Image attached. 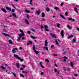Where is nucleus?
Masks as SVG:
<instances>
[{
	"mask_svg": "<svg viewBox=\"0 0 79 79\" xmlns=\"http://www.w3.org/2000/svg\"><path fill=\"white\" fill-rule=\"evenodd\" d=\"M3 64H2V66L1 67V68H2L3 69H6V68L3 67Z\"/></svg>",
	"mask_w": 79,
	"mask_h": 79,
	"instance_id": "4468645a",
	"label": "nucleus"
},
{
	"mask_svg": "<svg viewBox=\"0 0 79 79\" xmlns=\"http://www.w3.org/2000/svg\"><path fill=\"white\" fill-rule=\"evenodd\" d=\"M77 31H79V28H77Z\"/></svg>",
	"mask_w": 79,
	"mask_h": 79,
	"instance_id": "e2e57ef3",
	"label": "nucleus"
},
{
	"mask_svg": "<svg viewBox=\"0 0 79 79\" xmlns=\"http://www.w3.org/2000/svg\"><path fill=\"white\" fill-rule=\"evenodd\" d=\"M45 31H48V30H47V29H45Z\"/></svg>",
	"mask_w": 79,
	"mask_h": 79,
	"instance_id": "69168bd1",
	"label": "nucleus"
},
{
	"mask_svg": "<svg viewBox=\"0 0 79 79\" xmlns=\"http://www.w3.org/2000/svg\"><path fill=\"white\" fill-rule=\"evenodd\" d=\"M25 21L27 24H29V23L28 20L27 19H25Z\"/></svg>",
	"mask_w": 79,
	"mask_h": 79,
	"instance_id": "f8f14e48",
	"label": "nucleus"
},
{
	"mask_svg": "<svg viewBox=\"0 0 79 79\" xmlns=\"http://www.w3.org/2000/svg\"><path fill=\"white\" fill-rule=\"evenodd\" d=\"M44 27L45 29H47V28L48 27V26L47 25H44Z\"/></svg>",
	"mask_w": 79,
	"mask_h": 79,
	"instance_id": "72a5a7b5",
	"label": "nucleus"
},
{
	"mask_svg": "<svg viewBox=\"0 0 79 79\" xmlns=\"http://www.w3.org/2000/svg\"><path fill=\"white\" fill-rule=\"evenodd\" d=\"M73 37V35H70L68 37V39H71V38H72V37Z\"/></svg>",
	"mask_w": 79,
	"mask_h": 79,
	"instance_id": "4be33fe9",
	"label": "nucleus"
},
{
	"mask_svg": "<svg viewBox=\"0 0 79 79\" xmlns=\"http://www.w3.org/2000/svg\"><path fill=\"white\" fill-rule=\"evenodd\" d=\"M50 35H51L52 37H53V38H56V36H55V35H54L53 34H51Z\"/></svg>",
	"mask_w": 79,
	"mask_h": 79,
	"instance_id": "9d476101",
	"label": "nucleus"
},
{
	"mask_svg": "<svg viewBox=\"0 0 79 79\" xmlns=\"http://www.w3.org/2000/svg\"><path fill=\"white\" fill-rule=\"evenodd\" d=\"M76 40L75 39H73V43H74V42H76Z\"/></svg>",
	"mask_w": 79,
	"mask_h": 79,
	"instance_id": "2f4dec72",
	"label": "nucleus"
},
{
	"mask_svg": "<svg viewBox=\"0 0 79 79\" xmlns=\"http://www.w3.org/2000/svg\"><path fill=\"white\" fill-rule=\"evenodd\" d=\"M55 42L57 45H59V43H58V41H57V40H56Z\"/></svg>",
	"mask_w": 79,
	"mask_h": 79,
	"instance_id": "412c9836",
	"label": "nucleus"
},
{
	"mask_svg": "<svg viewBox=\"0 0 79 79\" xmlns=\"http://www.w3.org/2000/svg\"><path fill=\"white\" fill-rule=\"evenodd\" d=\"M27 33H28V34H31V31H27Z\"/></svg>",
	"mask_w": 79,
	"mask_h": 79,
	"instance_id": "58836bf2",
	"label": "nucleus"
},
{
	"mask_svg": "<svg viewBox=\"0 0 79 79\" xmlns=\"http://www.w3.org/2000/svg\"><path fill=\"white\" fill-rule=\"evenodd\" d=\"M1 10H2V11L4 12V13H7V11H6L5 10V9L4 8H2Z\"/></svg>",
	"mask_w": 79,
	"mask_h": 79,
	"instance_id": "0eeeda50",
	"label": "nucleus"
},
{
	"mask_svg": "<svg viewBox=\"0 0 79 79\" xmlns=\"http://www.w3.org/2000/svg\"><path fill=\"white\" fill-rule=\"evenodd\" d=\"M12 16H14L15 18H17V17L16 16V15L15 13H12Z\"/></svg>",
	"mask_w": 79,
	"mask_h": 79,
	"instance_id": "dca6fc26",
	"label": "nucleus"
},
{
	"mask_svg": "<svg viewBox=\"0 0 79 79\" xmlns=\"http://www.w3.org/2000/svg\"><path fill=\"white\" fill-rule=\"evenodd\" d=\"M74 10H75V11L77 13H78V11H77V8L76 7H75L74 8Z\"/></svg>",
	"mask_w": 79,
	"mask_h": 79,
	"instance_id": "6ab92c4d",
	"label": "nucleus"
},
{
	"mask_svg": "<svg viewBox=\"0 0 79 79\" xmlns=\"http://www.w3.org/2000/svg\"><path fill=\"white\" fill-rule=\"evenodd\" d=\"M54 47V45H52L51 47V48H52V47Z\"/></svg>",
	"mask_w": 79,
	"mask_h": 79,
	"instance_id": "052dcab7",
	"label": "nucleus"
},
{
	"mask_svg": "<svg viewBox=\"0 0 79 79\" xmlns=\"http://www.w3.org/2000/svg\"><path fill=\"white\" fill-rule=\"evenodd\" d=\"M22 40H24V39H25V38H24V37H22Z\"/></svg>",
	"mask_w": 79,
	"mask_h": 79,
	"instance_id": "6e6d98bb",
	"label": "nucleus"
},
{
	"mask_svg": "<svg viewBox=\"0 0 79 79\" xmlns=\"http://www.w3.org/2000/svg\"><path fill=\"white\" fill-rule=\"evenodd\" d=\"M65 15L66 16H68V12H65Z\"/></svg>",
	"mask_w": 79,
	"mask_h": 79,
	"instance_id": "de8ad7c7",
	"label": "nucleus"
},
{
	"mask_svg": "<svg viewBox=\"0 0 79 79\" xmlns=\"http://www.w3.org/2000/svg\"><path fill=\"white\" fill-rule=\"evenodd\" d=\"M36 13L37 15H40V13H41V11H40V10H39L38 11H37Z\"/></svg>",
	"mask_w": 79,
	"mask_h": 79,
	"instance_id": "6e6552de",
	"label": "nucleus"
},
{
	"mask_svg": "<svg viewBox=\"0 0 79 79\" xmlns=\"http://www.w3.org/2000/svg\"><path fill=\"white\" fill-rule=\"evenodd\" d=\"M57 69H54V71L55 72V73L56 72H57Z\"/></svg>",
	"mask_w": 79,
	"mask_h": 79,
	"instance_id": "ea45409f",
	"label": "nucleus"
},
{
	"mask_svg": "<svg viewBox=\"0 0 79 79\" xmlns=\"http://www.w3.org/2000/svg\"><path fill=\"white\" fill-rule=\"evenodd\" d=\"M47 44H48V42H47V40H46L45 41V46H47Z\"/></svg>",
	"mask_w": 79,
	"mask_h": 79,
	"instance_id": "ddd939ff",
	"label": "nucleus"
},
{
	"mask_svg": "<svg viewBox=\"0 0 79 79\" xmlns=\"http://www.w3.org/2000/svg\"><path fill=\"white\" fill-rule=\"evenodd\" d=\"M12 74L14 76V77H16V74L15 73H14L12 72Z\"/></svg>",
	"mask_w": 79,
	"mask_h": 79,
	"instance_id": "a211bd4d",
	"label": "nucleus"
},
{
	"mask_svg": "<svg viewBox=\"0 0 79 79\" xmlns=\"http://www.w3.org/2000/svg\"><path fill=\"white\" fill-rule=\"evenodd\" d=\"M64 5V3H61L60 4V6H63Z\"/></svg>",
	"mask_w": 79,
	"mask_h": 79,
	"instance_id": "09e8293b",
	"label": "nucleus"
},
{
	"mask_svg": "<svg viewBox=\"0 0 79 79\" xmlns=\"http://www.w3.org/2000/svg\"><path fill=\"white\" fill-rule=\"evenodd\" d=\"M67 27L68 29H71V27H70V26H69V25H67Z\"/></svg>",
	"mask_w": 79,
	"mask_h": 79,
	"instance_id": "aec40b11",
	"label": "nucleus"
},
{
	"mask_svg": "<svg viewBox=\"0 0 79 79\" xmlns=\"http://www.w3.org/2000/svg\"><path fill=\"white\" fill-rule=\"evenodd\" d=\"M20 32L22 33V34L24 33V32H23V31L21 29H20L19 30Z\"/></svg>",
	"mask_w": 79,
	"mask_h": 79,
	"instance_id": "c756f323",
	"label": "nucleus"
},
{
	"mask_svg": "<svg viewBox=\"0 0 79 79\" xmlns=\"http://www.w3.org/2000/svg\"><path fill=\"white\" fill-rule=\"evenodd\" d=\"M3 31L5 32H7V31L6 30V29H4Z\"/></svg>",
	"mask_w": 79,
	"mask_h": 79,
	"instance_id": "49530a36",
	"label": "nucleus"
},
{
	"mask_svg": "<svg viewBox=\"0 0 79 79\" xmlns=\"http://www.w3.org/2000/svg\"><path fill=\"white\" fill-rule=\"evenodd\" d=\"M68 19H69V20H70V21H71V20H72V19L71 18H69Z\"/></svg>",
	"mask_w": 79,
	"mask_h": 79,
	"instance_id": "a18cd8bd",
	"label": "nucleus"
},
{
	"mask_svg": "<svg viewBox=\"0 0 79 79\" xmlns=\"http://www.w3.org/2000/svg\"><path fill=\"white\" fill-rule=\"evenodd\" d=\"M30 5H33V4H32V2H30Z\"/></svg>",
	"mask_w": 79,
	"mask_h": 79,
	"instance_id": "13d9d810",
	"label": "nucleus"
},
{
	"mask_svg": "<svg viewBox=\"0 0 79 79\" xmlns=\"http://www.w3.org/2000/svg\"><path fill=\"white\" fill-rule=\"evenodd\" d=\"M42 18H44V17H45V13L44 12L42 13Z\"/></svg>",
	"mask_w": 79,
	"mask_h": 79,
	"instance_id": "2eb2a0df",
	"label": "nucleus"
},
{
	"mask_svg": "<svg viewBox=\"0 0 79 79\" xmlns=\"http://www.w3.org/2000/svg\"><path fill=\"white\" fill-rule=\"evenodd\" d=\"M20 69L21 70H23V68H21Z\"/></svg>",
	"mask_w": 79,
	"mask_h": 79,
	"instance_id": "4d7b16f0",
	"label": "nucleus"
},
{
	"mask_svg": "<svg viewBox=\"0 0 79 79\" xmlns=\"http://www.w3.org/2000/svg\"><path fill=\"white\" fill-rule=\"evenodd\" d=\"M16 66H17V68H19L20 67V65L18 63H16Z\"/></svg>",
	"mask_w": 79,
	"mask_h": 79,
	"instance_id": "423d86ee",
	"label": "nucleus"
},
{
	"mask_svg": "<svg viewBox=\"0 0 79 79\" xmlns=\"http://www.w3.org/2000/svg\"><path fill=\"white\" fill-rule=\"evenodd\" d=\"M6 8L7 9V10H9V11H11V8L10 7H6Z\"/></svg>",
	"mask_w": 79,
	"mask_h": 79,
	"instance_id": "9b49d317",
	"label": "nucleus"
},
{
	"mask_svg": "<svg viewBox=\"0 0 79 79\" xmlns=\"http://www.w3.org/2000/svg\"><path fill=\"white\" fill-rule=\"evenodd\" d=\"M12 17V15H10L9 16V17L10 18V17Z\"/></svg>",
	"mask_w": 79,
	"mask_h": 79,
	"instance_id": "774afa93",
	"label": "nucleus"
},
{
	"mask_svg": "<svg viewBox=\"0 0 79 79\" xmlns=\"http://www.w3.org/2000/svg\"><path fill=\"white\" fill-rule=\"evenodd\" d=\"M61 34L62 37H63L64 36V31L63 30H62L61 31Z\"/></svg>",
	"mask_w": 79,
	"mask_h": 79,
	"instance_id": "39448f33",
	"label": "nucleus"
},
{
	"mask_svg": "<svg viewBox=\"0 0 79 79\" xmlns=\"http://www.w3.org/2000/svg\"><path fill=\"white\" fill-rule=\"evenodd\" d=\"M21 37H19V38L17 40V41H19V40L21 39Z\"/></svg>",
	"mask_w": 79,
	"mask_h": 79,
	"instance_id": "e433bc0d",
	"label": "nucleus"
},
{
	"mask_svg": "<svg viewBox=\"0 0 79 79\" xmlns=\"http://www.w3.org/2000/svg\"><path fill=\"white\" fill-rule=\"evenodd\" d=\"M57 27H58L59 28H60V24H58L57 25Z\"/></svg>",
	"mask_w": 79,
	"mask_h": 79,
	"instance_id": "bb28decb",
	"label": "nucleus"
},
{
	"mask_svg": "<svg viewBox=\"0 0 79 79\" xmlns=\"http://www.w3.org/2000/svg\"><path fill=\"white\" fill-rule=\"evenodd\" d=\"M15 10L14 9H12V12H15Z\"/></svg>",
	"mask_w": 79,
	"mask_h": 79,
	"instance_id": "79ce46f5",
	"label": "nucleus"
},
{
	"mask_svg": "<svg viewBox=\"0 0 79 79\" xmlns=\"http://www.w3.org/2000/svg\"><path fill=\"white\" fill-rule=\"evenodd\" d=\"M46 11H48H48H50V9L48 8H47L46 9Z\"/></svg>",
	"mask_w": 79,
	"mask_h": 79,
	"instance_id": "393cba45",
	"label": "nucleus"
},
{
	"mask_svg": "<svg viewBox=\"0 0 79 79\" xmlns=\"http://www.w3.org/2000/svg\"><path fill=\"white\" fill-rule=\"evenodd\" d=\"M31 38H32V39H36V38L34 36H31Z\"/></svg>",
	"mask_w": 79,
	"mask_h": 79,
	"instance_id": "7c9ffc66",
	"label": "nucleus"
},
{
	"mask_svg": "<svg viewBox=\"0 0 79 79\" xmlns=\"http://www.w3.org/2000/svg\"><path fill=\"white\" fill-rule=\"evenodd\" d=\"M54 9H55V10H56L57 11V10H58V7H54Z\"/></svg>",
	"mask_w": 79,
	"mask_h": 79,
	"instance_id": "f704fd0d",
	"label": "nucleus"
},
{
	"mask_svg": "<svg viewBox=\"0 0 79 79\" xmlns=\"http://www.w3.org/2000/svg\"><path fill=\"white\" fill-rule=\"evenodd\" d=\"M2 34L4 35H5V36H8L9 37H11V36L9 35L8 34H5L4 33H2Z\"/></svg>",
	"mask_w": 79,
	"mask_h": 79,
	"instance_id": "20e7f679",
	"label": "nucleus"
},
{
	"mask_svg": "<svg viewBox=\"0 0 79 79\" xmlns=\"http://www.w3.org/2000/svg\"><path fill=\"white\" fill-rule=\"evenodd\" d=\"M45 48L46 49V50H47L48 52V47H46V48H45V47H44L43 48L44 49Z\"/></svg>",
	"mask_w": 79,
	"mask_h": 79,
	"instance_id": "a878e982",
	"label": "nucleus"
},
{
	"mask_svg": "<svg viewBox=\"0 0 79 79\" xmlns=\"http://www.w3.org/2000/svg\"><path fill=\"white\" fill-rule=\"evenodd\" d=\"M61 58H65V59H68V58L66 56H64L63 57H61Z\"/></svg>",
	"mask_w": 79,
	"mask_h": 79,
	"instance_id": "c85d7f7f",
	"label": "nucleus"
},
{
	"mask_svg": "<svg viewBox=\"0 0 79 79\" xmlns=\"http://www.w3.org/2000/svg\"><path fill=\"white\" fill-rule=\"evenodd\" d=\"M67 70L68 71H70V69H67Z\"/></svg>",
	"mask_w": 79,
	"mask_h": 79,
	"instance_id": "0e129e2a",
	"label": "nucleus"
},
{
	"mask_svg": "<svg viewBox=\"0 0 79 79\" xmlns=\"http://www.w3.org/2000/svg\"><path fill=\"white\" fill-rule=\"evenodd\" d=\"M25 12L27 13H30V11L28 10H25Z\"/></svg>",
	"mask_w": 79,
	"mask_h": 79,
	"instance_id": "5701e85b",
	"label": "nucleus"
},
{
	"mask_svg": "<svg viewBox=\"0 0 79 79\" xmlns=\"http://www.w3.org/2000/svg\"><path fill=\"white\" fill-rule=\"evenodd\" d=\"M32 31H33V32H35V31H34V30L33 29H31Z\"/></svg>",
	"mask_w": 79,
	"mask_h": 79,
	"instance_id": "680f3d73",
	"label": "nucleus"
},
{
	"mask_svg": "<svg viewBox=\"0 0 79 79\" xmlns=\"http://www.w3.org/2000/svg\"><path fill=\"white\" fill-rule=\"evenodd\" d=\"M24 33H22L19 34V36L21 37H22V36H24Z\"/></svg>",
	"mask_w": 79,
	"mask_h": 79,
	"instance_id": "1a4fd4ad",
	"label": "nucleus"
},
{
	"mask_svg": "<svg viewBox=\"0 0 79 79\" xmlns=\"http://www.w3.org/2000/svg\"><path fill=\"white\" fill-rule=\"evenodd\" d=\"M15 50H18V49L16 48H15L14 49H13L12 50V52L13 53H16V51H15Z\"/></svg>",
	"mask_w": 79,
	"mask_h": 79,
	"instance_id": "7ed1b4c3",
	"label": "nucleus"
},
{
	"mask_svg": "<svg viewBox=\"0 0 79 79\" xmlns=\"http://www.w3.org/2000/svg\"><path fill=\"white\" fill-rule=\"evenodd\" d=\"M12 6L15 9H16V7H15V6H14V5L12 4Z\"/></svg>",
	"mask_w": 79,
	"mask_h": 79,
	"instance_id": "a19ab883",
	"label": "nucleus"
},
{
	"mask_svg": "<svg viewBox=\"0 0 79 79\" xmlns=\"http://www.w3.org/2000/svg\"><path fill=\"white\" fill-rule=\"evenodd\" d=\"M20 76L23 77H24V76L23 75H22V74H20Z\"/></svg>",
	"mask_w": 79,
	"mask_h": 79,
	"instance_id": "c9c22d12",
	"label": "nucleus"
},
{
	"mask_svg": "<svg viewBox=\"0 0 79 79\" xmlns=\"http://www.w3.org/2000/svg\"><path fill=\"white\" fill-rule=\"evenodd\" d=\"M57 55H57V54H56V55L54 54V55H53V56H57Z\"/></svg>",
	"mask_w": 79,
	"mask_h": 79,
	"instance_id": "bf43d9fd",
	"label": "nucleus"
},
{
	"mask_svg": "<svg viewBox=\"0 0 79 79\" xmlns=\"http://www.w3.org/2000/svg\"><path fill=\"white\" fill-rule=\"evenodd\" d=\"M22 66H23V68L24 69L25 68H26V65H24L23 64H22Z\"/></svg>",
	"mask_w": 79,
	"mask_h": 79,
	"instance_id": "473e14b6",
	"label": "nucleus"
},
{
	"mask_svg": "<svg viewBox=\"0 0 79 79\" xmlns=\"http://www.w3.org/2000/svg\"><path fill=\"white\" fill-rule=\"evenodd\" d=\"M60 17H61L62 18H63V19H65V17H64L61 14H60Z\"/></svg>",
	"mask_w": 79,
	"mask_h": 79,
	"instance_id": "f3484780",
	"label": "nucleus"
},
{
	"mask_svg": "<svg viewBox=\"0 0 79 79\" xmlns=\"http://www.w3.org/2000/svg\"><path fill=\"white\" fill-rule=\"evenodd\" d=\"M54 65L55 66H56V67H58V65H57L56 64H55Z\"/></svg>",
	"mask_w": 79,
	"mask_h": 79,
	"instance_id": "338daca9",
	"label": "nucleus"
},
{
	"mask_svg": "<svg viewBox=\"0 0 79 79\" xmlns=\"http://www.w3.org/2000/svg\"><path fill=\"white\" fill-rule=\"evenodd\" d=\"M45 61L47 63H49V60L48 59H46L45 60Z\"/></svg>",
	"mask_w": 79,
	"mask_h": 79,
	"instance_id": "cd10ccee",
	"label": "nucleus"
},
{
	"mask_svg": "<svg viewBox=\"0 0 79 79\" xmlns=\"http://www.w3.org/2000/svg\"><path fill=\"white\" fill-rule=\"evenodd\" d=\"M74 76H75L77 77V76H78V75L77 74H75L74 75Z\"/></svg>",
	"mask_w": 79,
	"mask_h": 79,
	"instance_id": "864d4df0",
	"label": "nucleus"
},
{
	"mask_svg": "<svg viewBox=\"0 0 79 79\" xmlns=\"http://www.w3.org/2000/svg\"><path fill=\"white\" fill-rule=\"evenodd\" d=\"M40 66L41 67H42V68H44V66L42 65H41Z\"/></svg>",
	"mask_w": 79,
	"mask_h": 79,
	"instance_id": "8fccbe9b",
	"label": "nucleus"
},
{
	"mask_svg": "<svg viewBox=\"0 0 79 79\" xmlns=\"http://www.w3.org/2000/svg\"><path fill=\"white\" fill-rule=\"evenodd\" d=\"M35 47V45H33V50L34 52L36 53V55H37L38 53H39V52L37 51L36 50H35L36 49Z\"/></svg>",
	"mask_w": 79,
	"mask_h": 79,
	"instance_id": "f03ea898",
	"label": "nucleus"
},
{
	"mask_svg": "<svg viewBox=\"0 0 79 79\" xmlns=\"http://www.w3.org/2000/svg\"><path fill=\"white\" fill-rule=\"evenodd\" d=\"M29 42L30 44H31V45H32V42L31 41H29Z\"/></svg>",
	"mask_w": 79,
	"mask_h": 79,
	"instance_id": "4c0bfd02",
	"label": "nucleus"
},
{
	"mask_svg": "<svg viewBox=\"0 0 79 79\" xmlns=\"http://www.w3.org/2000/svg\"><path fill=\"white\" fill-rule=\"evenodd\" d=\"M9 43L10 44H13V42H12V41H11V40H9Z\"/></svg>",
	"mask_w": 79,
	"mask_h": 79,
	"instance_id": "b1692460",
	"label": "nucleus"
},
{
	"mask_svg": "<svg viewBox=\"0 0 79 79\" xmlns=\"http://www.w3.org/2000/svg\"><path fill=\"white\" fill-rule=\"evenodd\" d=\"M28 19H29V15H27V16Z\"/></svg>",
	"mask_w": 79,
	"mask_h": 79,
	"instance_id": "3c124183",
	"label": "nucleus"
},
{
	"mask_svg": "<svg viewBox=\"0 0 79 79\" xmlns=\"http://www.w3.org/2000/svg\"><path fill=\"white\" fill-rule=\"evenodd\" d=\"M43 74H44V72H42L41 73V75H43Z\"/></svg>",
	"mask_w": 79,
	"mask_h": 79,
	"instance_id": "5fc2aeb1",
	"label": "nucleus"
},
{
	"mask_svg": "<svg viewBox=\"0 0 79 79\" xmlns=\"http://www.w3.org/2000/svg\"><path fill=\"white\" fill-rule=\"evenodd\" d=\"M72 65H73V62H70V66H71Z\"/></svg>",
	"mask_w": 79,
	"mask_h": 79,
	"instance_id": "37998d69",
	"label": "nucleus"
},
{
	"mask_svg": "<svg viewBox=\"0 0 79 79\" xmlns=\"http://www.w3.org/2000/svg\"><path fill=\"white\" fill-rule=\"evenodd\" d=\"M44 26H43L42 25H41V29H44Z\"/></svg>",
	"mask_w": 79,
	"mask_h": 79,
	"instance_id": "c03bdc74",
	"label": "nucleus"
},
{
	"mask_svg": "<svg viewBox=\"0 0 79 79\" xmlns=\"http://www.w3.org/2000/svg\"><path fill=\"white\" fill-rule=\"evenodd\" d=\"M40 66H41V65H42V62H40Z\"/></svg>",
	"mask_w": 79,
	"mask_h": 79,
	"instance_id": "603ef678",
	"label": "nucleus"
},
{
	"mask_svg": "<svg viewBox=\"0 0 79 79\" xmlns=\"http://www.w3.org/2000/svg\"><path fill=\"white\" fill-rule=\"evenodd\" d=\"M14 56L15 58H17V59H18V60H20L21 62H22V61H24L23 59H21V57H19V56L18 55L14 54Z\"/></svg>",
	"mask_w": 79,
	"mask_h": 79,
	"instance_id": "f257e3e1",
	"label": "nucleus"
}]
</instances>
